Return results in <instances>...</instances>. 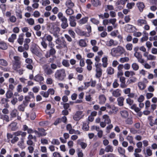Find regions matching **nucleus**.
I'll list each match as a JSON object with an SVG mask.
<instances>
[{"instance_id": "1", "label": "nucleus", "mask_w": 157, "mask_h": 157, "mask_svg": "<svg viewBox=\"0 0 157 157\" xmlns=\"http://www.w3.org/2000/svg\"><path fill=\"white\" fill-rule=\"evenodd\" d=\"M55 76L59 80H63L66 76L65 70L61 69L57 70L55 73Z\"/></svg>"}, {"instance_id": "2", "label": "nucleus", "mask_w": 157, "mask_h": 157, "mask_svg": "<svg viewBox=\"0 0 157 157\" xmlns=\"http://www.w3.org/2000/svg\"><path fill=\"white\" fill-rule=\"evenodd\" d=\"M56 42L59 47L62 48L65 47L67 49L66 42L63 38L61 39L59 38H58L56 40Z\"/></svg>"}, {"instance_id": "3", "label": "nucleus", "mask_w": 157, "mask_h": 157, "mask_svg": "<svg viewBox=\"0 0 157 157\" xmlns=\"http://www.w3.org/2000/svg\"><path fill=\"white\" fill-rule=\"evenodd\" d=\"M30 50L33 54L37 55L39 54L38 46L35 44L33 43L31 44Z\"/></svg>"}, {"instance_id": "4", "label": "nucleus", "mask_w": 157, "mask_h": 157, "mask_svg": "<svg viewBox=\"0 0 157 157\" xmlns=\"http://www.w3.org/2000/svg\"><path fill=\"white\" fill-rule=\"evenodd\" d=\"M83 116V112L78 111L76 112L74 115L73 118L75 120L78 121L82 119Z\"/></svg>"}, {"instance_id": "5", "label": "nucleus", "mask_w": 157, "mask_h": 157, "mask_svg": "<svg viewBox=\"0 0 157 157\" xmlns=\"http://www.w3.org/2000/svg\"><path fill=\"white\" fill-rule=\"evenodd\" d=\"M125 29L126 31L129 32H133L137 30L135 26L129 24L125 25Z\"/></svg>"}, {"instance_id": "6", "label": "nucleus", "mask_w": 157, "mask_h": 157, "mask_svg": "<svg viewBox=\"0 0 157 157\" xmlns=\"http://www.w3.org/2000/svg\"><path fill=\"white\" fill-rule=\"evenodd\" d=\"M51 30V32L54 33L55 36L57 37V34L60 31L59 28L56 25L52 24Z\"/></svg>"}, {"instance_id": "7", "label": "nucleus", "mask_w": 157, "mask_h": 157, "mask_svg": "<svg viewBox=\"0 0 157 157\" xmlns=\"http://www.w3.org/2000/svg\"><path fill=\"white\" fill-rule=\"evenodd\" d=\"M110 91L111 92L113 96L115 97H118L121 95V91L119 89L114 90L112 89L110 90Z\"/></svg>"}, {"instance_id": "8", "label": "nucleus", "mask_w": 157, "mask_h": 157, "mask_svg": "<svg viewBox=\"0 0 157 157\" xmlns=\"http://www.w3.org/2000/svg\"><path fill=\"white\" fill-rule=\"evenodd\" d=\"M134 56L137 59L138 61L140 63H143L144 62L145 60L142 58V56L140 52L135 53Z\"/></svg>"}, {"instance_id": "9", "label": "nucleus", "mask_w": 157, "mask_h": 157, "mask_svg": "<svg viewBox=\"0 0 157 157\" xmlns=\"http://www.w3.org/2000/svg\"><path fill=\"white\" fill-rule=\"evenodd\" d=\"M34 80L36 82H39L40 85H41L43 83L42 82L44 81V78L42 76L38 74L35 76Z\"/></svg>"}, {"instance_id": "10", "label": "nucleus", "mask_w": 157, "mask_h": 157, "mask_svg": "<svg viewBox=\"0 0 157 157\" xmlns=\"http://www.w3.org/2000/svg\"><path fill=\"white\" fill-rule=\"evenodd\" d=\"M96 76L97 78H100L102 75V70L97 65H96Z\"/></svg>"}, {"instance_id": "11", "label": "nucleus", "mask_w": 157, "mask_h": 157, "mask_svg": "<svg viewBox=\"0 0 157 157\" xmlns=\"http://www.w3.org/2000/svg\"><path fill=\"white\" fill-rule=\"evenodd\" d=\"M137 24L138 26H141L147 24L146 21L144 19H139L137 20Z\"/></svg>"}, {"instance_id": "12", "label": "nucleus", "mask_w": 157, "mask_h": 157, "mask_svg": "<svg viewBox=\"0 0 157 157\" xmlns=\"http://www.w3.org/2000/svg\"><path fill=\"white\" fill-rule=\"evenodd\" d=\"M138 86L141 90H144L146 87V85L143 81H140L138 83Z\"/></svg>"}, {"instance_id": "13", "label": "nucleus", "mask_w": 157, "mask_h": 157, "mask_svg": "<svg viewBox=\"0 0 157 157\" xmlns=\"http://www.w3.org/2000/svg\"><path fill=\"white\" fill-rule=\"evenodd\" d=\"M117 48L118 50V53L122 55V54H124L126 52L125 49L123 47L120 46H119Z\"/></svg>"}, {"instance_id": "14", "label": "nucleus", "mask_w": 157, "mask_h": 157, "mask_svg": "<svg viewBox=\"0 0 157 157\" xmlns=\"http://www.w3.org/2000/svg\"><path fill=\"white\" fill-rule=\"evenodd\" d=\"M116 21L117 19L116 18H111L109 19V23L113 25L114 29L117 28V24L116 23Z\"/></svg>"}, {"instance_id": "15", "label": "nucleus", "mask_w": 157, "mask_h": 157, "mask_svg": "<svg viewBox=\"0 0 157 157\" xmlns=\"http://www.w3.org/2000/svg\"><path fill=\"white\" fill-rule=\"evenodd\" d=\"M135 75V73L132 71H126L124 72V75L127 77L132 76Z\"/></svg>"}, {"instance_id": "16", "label": "nucleus", "mask_w": 157, "mask_h": 157, "mask_svg": "<svg viewBox=\"0 0 157 157\" xmlns=\"http://www.w3.org/2000/svg\"><path fill=\"white\" fill-rule=\"evenodd\" d=\"M24 36V34L23 33H22L19 35V38L17 39V42L19 44L21 45H22L23 42V36Z\"/></svg>"}, {"instance_id": "17", "label": "nucleus", "mask_w": 157, "mask_h": 157, "mask_svg": "<svg viewBox=\"0 0 157 157\" xmlns=\"http://www.w3.org/2000/svg\"><path fill=\"white\" fill-rule=\"evenodd\" d=\"M136 5L140 11L142 12L145 7V5L144 3L142 2H139L137 3Z\"/></svg>"}, {"instance_id": "18", "label": "nucleus", "mask_w": 157, "mask_h": 157, "mask_svg": "<svg viewBox=\"0 0 157 157\" xmlns=\"http://www.w3.org/2000/svg\"><path fill=\"white\" fill-rule=\"evenodd\" d=\"M99 103L100 104L104 103L106 100L105 96L103 94L100 95L99 96Z\"/></svg>"}, {"instance_id": "19", "label": "nucleus", "mask_w": 157, "mask_h": 157, "mask_svg": "<svg viewBox=\"0 0 157 157\" xmlns=\"http://www.w3.org/2000/svg\"><path fill=\"white\" fill-rule=\"evenodd\" d=\"M8 48L6 44L4 41L0 42V49L3 50H6Z\"/></svg>"}, {"instance_id": "20", "label": "nucleus", "mask_w": 157, "mask_h": 157, "mask_svg": "<svg viewBox=\"0 0 157 157\" xmlns=\"http://www.w3.org/2000/svg\"><path fill=\"white\" fill-rule=\"evenodd\" d=\"M66 5L68 8H71L74 6V3L71 0H67L66 2Z\"/></svg>"}, {"instance_id": "21", "label": "nucleus", "mask_w": 157, "mask_h": 157, "mask_svg": "<svg viewBox=\"0 0 157 157\" xmlns=\"http://www.w3.org/2000/svg\"><path fill=\"white\" fill-rule=\"evenodd\" d=\"M102 118L104 119V122L107 124L111 123V120L109 116L107 115H105L102 116Z\"/></svg>"}, {"instance_id": "22", "label": "nucleus", "mask_w": 157, "mask_h": 157, "mask_svg": "<svg viewBox=\"0 0 157 157\" xmlns=\"http://www.w3.org/2000/svg\"><path fill=\"white\" fill-rule=\"evenodd\" d=\"M111 53L113 56H116L117 54H119L117 48H112L111 50Z\"/></svg>"}, {"instance_id": "23", "label": "nucleus", "mask_w": 157, "mask_h": 157, "mask_svg": "<svg viewBox=\"0 0 157 157\" xmlns=\"http://www.w3.org/2000/svg\"><path fill=\"white\" fill-rule=\"evenodd\" d=\"M77 143L78 144L80 145L82 148L84 149L86 147L87 144L86 143L83 142H81L80 140H77Z\"/></svg>"}, {"instance_id": "24", "label": "nucleus", "mask_w": 157, "mask_h": 157, "mask_svg": "<svg viewBox=\"0 0 157 157\" xmlns=\"http://www.w3.org/2000/svg\"><path fill=\"white\" fill-rule=\"evenodd\" d=\"M129 60V59L128 57H124L121 58L119 60V62L121 63H124L128 62Z\"/></svg>"}, {"instance_id": "25", "label": "nucleus", "mask_w": 157, "mask_h": 157, "mask_svg": "<svg viewBox=\"0 0 157 157\" xmlns=\"http://www.w3.org/2000/svg\"><path fill=\"white\" fill-rule=\"evenodd\" d=\"M117 151L120 154L125 156V150L124 149L121 147H119L117 148Z\"/></svg>"}, {"instance_id": "26", "label": "nucleus", "mask_w": 157, "mask_h": 157, "mask_svg": "<svg viewBox=\"0 0 157 157\" xmlns=\"http://www.w3.org/2000/svg\"><path fill=\"white\" fill-rule=\"evenodd\" d=\"M105 150L107 152H112L113 151V147L110 145H107L105 147Z\"/></svg>"}, {"instance_id": "27", "label": "nucleus", "mask_w": 157, "mask_h": 157, "mask_svg": "<svg viewBox=\"0 0 157 157\" xmlns=\"http://www.w3.org/2000/svg\"><path fill=\"white\" fill-rule=\"evenodd\" d=\"M124 100V98L123 97H119L117 98V100L118 104L120 106L123 105V101Z\"/></svg>"}, {"instance_id": "28", "label": "nucleus", "mask_w": 157, "mask_h": 157, "mask_svg": "<svg viewBox=\"0 0 157 157\" xmlns=\"http://www.w3.org/2000/svg\"><path fill=\"white\" fill-rule=\"evenodd\" d=\"M120 113L121 116L123 118H126L128 116V114L126 111H121L120 112Z\"/></svg>"}, {"instance_id": "29", "label": "nucleus", "mask_w": 157, "mask_h": 157, "mask_svg": "<svg viewBox=\"0 0 157 157\" xmlns=\"http://www.w3.org/2000/svg\"><path fill=\"white\" fill-rule=\"evenodd\" d=\"M43 68L44 71L47 75H49V65L48 64H45L43 66Z\"/></svg>"}, {"instance_id": "30", "label": "nucleus", "mask_w": 157, "mask_h": 157, "mask_svg": "<svg viewBox=\"0 0 157 157\" xmlns=\"http://www.w3.org/2000/svg\"><path fill=\"white\" fill-rule=\"evenodd\" d=\"M17 124V123L13 122L9 125V126L11 127V129L12 131H15L16 129V126Z\"/></svg>"}, {"instance_id": "31", "label": "nucleus", "mask_w": 157, "mask_h": 157, "mask_svg": "<svg viewBox=\"0 0 157 157\" xmlns=\"http://www.w3.org/2000/svg\"><path fill=\"white\" fill-rule=\"evenodd\" d=\"M102 66L104 67H107L108 63H107V58L106 57H104L102 59Z\"/></svg>"}, {"instance_id": "32", "label": "nucleus", "mask_w": 157, "mask_h": 157, "mask_svg": "<svg viewBox=\"0 0 157 157\" xmlns=\"http://www.w3.org/2000/svg\"><path fill=\"white\" fill-rule=\"evenodd\" d=\"M106 45L108 47H111L113 45H115L114 41L113 39H110L106 42Z\"/></svg>"}, {"instance_id": "33", "label": "nucleus", "mask_w": 157, "mask_h": 157, "mask_svg": "<svg viewBox=\"0 0 157 157\" xmlns=\"http://www.w3.org/2000/svg\"><path fill=\"white\" fill-rule=\"evenodd\" d=\"M18 111L16 109H14L12 110L10 113L11 118L15 117L17 115Z\"/></svg>"}, {"instance_id": "34", "label": "nucleus", "mask_w": 157, "mask_h": 157, "mask_svg": "<svg viewBox=\"0 0 157 157\" xmlns=\"http://www.w3.org/2000/svg\"><path fill=\"white\" fill-rule=\"evenodd\" d=\"M88 18L87 17L82 18L79 21V23L80 24H83L86 23L88 21Z\"/></svg>"}, {"instance_id": "35", "label": "nucleus", "mask_w": 157, "mask_h": 157, "mask_svg": "<svg viewBox=\"0 0 157 157\" xmlns=\"http://www.w3.org/2000/svg\"><path fill=\"white\" fill-rule=\"evenodd\" d=\"M79 45L82 47H85L86 46L87 44L85 40H80L79 42Z\"/></svg>"}, {"instance_id": "36", "label": "nucleus", "mask_w": 157, "mask_h": 157, "mask_svg": "<svg viewBox=\"0 0 157 157\" xmlns=\"http://www.w3.org/2000/svg\"><path fill=\"white\" fill-rule=\"evenodd\" d=\"M16 15L18 18L21 19L22 18V12L20 10L16 11Z\"/></svg>"}, {"instance_id": "37", "label": "nucleus", "mask_w": 157, "mask_h": 157, "mask_svg": "<svg viewBox=\"0 0 157 157\" xmlns=\"http://www.w3.org/2000/svg\"><path fill=\"white\" fill-rule=\"evenodd\" d=\"M132 67L133 70L135 71H137L139 68V65L136 63H133L132 64Z\"/></svg>"}, {"instance_id": "38", "label": "nucleus", "mask_w": 157, "mask_h": 157, "mask_svg": "<svg viewBox=\"0 0 157 157\" xmlns=\"http://www.w3.org/2000/svg\"><path fill=\"white\" fill-rule=\"evenodd\" d=\"M66 13L67 15H71L74 13V11L71 8H69L66 10Z\"/></svg>"}, {"instance_id": "39", "label": "nucleus", "mask_w": 157, "mask_h": 157, "mask_svg": "<svg viewBox=\"0 0 157 157\" xmlns=\"http://www.w3.org/2000/svg\"><path fill=\"white\" fill-rule=\"evenodd\" d=\"M126 124L131 125L133 123V120L132 118H128L125 121Z\"/></svg>"}, {"instance_id": "40", "label": "nucleus", "mask_w": 157, "mask_h": 157, "mask_svg": "<svg viewBox=\"0 0 157 157\" xmlns=\"http://www.w3.org/2000/svg\"><path fill=\"white\" fill-rule=\"evenodd\" d=\"M91 2L92 5L95 6H97L100 4L99 0H92Z\"/></svg>"}, {"instance_id": "41", "label": "nucleus", "mask_w": 157, "mask_h": 157, "mask_svg": "<svg viewBox=\"0 0 157 157\" xmlns=\"http://www.w3.org/2000/svg\"><path fill=\"white\" fill-rule=\"evenodd\" d=\"M133 45L132 44L128 43L127 44L125 48L128 50L131 51Z\"/></svg>"}, {"instance_id": "42", "label": "nucleus", "mask_w": 157, "mask_h": 157, "mask_svg": "<svg viewBox=\"0 0 157 157\" xmlns=\"http://www.w3.org/2000/svg\"><path fill=\"white\" fill-rule=\"evenodd\" d=\"M62 64L66 67H68L70 66L68 61L67 60L63 59L62 62Z\"/></svg>"}, {"instance_id": "43", "label": "nucleus", "mask_w": 157, "mask_h": 157, "mask_svg": "<svg viewBox=\"0 0 157 157\" xmlns=\"http://www.w3.org/2000/svg\"><path fill=\"white\" fill-rule=\"evenodd\" d=\"M0 64L4 66H6L8 65L7 61L3 59H0Z\"/></svg>"}, {"instance_id": "44", "label": "nucleus", "mask_w": 157, "mask_h": 157, "mask_svg": "<svg viewBox=\"0 0 157 157\" xmlns=\"http://www.w3.org/2000/svg\"><path fill=\"white\" fill-rule=\"evenodd\" d=\"M155 56L151 54H149L147 58V59L149 60H155Z\"/></svg>"}, {"instance_id": "45", "label": "nucleus", "mask_w": 157, "mask_h": 157, "mask_svg": "<svg viewBox=\"0 0 157 157\" xmlns=\"http://www.w3.org/2000/svg\"><path fill=\"white\" fill-rule=\"evenodd\" d=\"M13 95V93L9 91H7L6 94V95L7 98H10L12 97Z\"/></svg>"}, {"instance_id": "46", "label": "nucleus", "mask_w": 157, "mask_h": 157, "mask_svg": "<svg viewBox=\"0 0 157 157\" xmlns=\"http://www.w3.org/2000/svg\"><path fill=\"white\" fill-rule=\"evenodd\" d=\"M1 118L7 122H8L10 121L9 116L7 115L4 114L2 115Z\"/></svg>"}, {"instance_id": "47", "label": "nucleus", "mask_w": 157, "mask_h": 157, "mask_svg": "<svg viewBox=\"0 0 157 157\" xmlns=\"http://www.w3.org/2000/svg\"><path fill=\"white\" fill-rule=\"evenodd\" d=\"M9 19L10 21L12 23L15 22L16 21V17L13 15L10 16Z\"/></svg>"}, {"instance_id": "48", "label": "nucleus", "mask_w": 157, "mask_h": 157, "mask_svg": "<svg viewBox=\"0 0 157 157\" xmlns=\"http://www.w3.org/2000/svg\"><path fill=\"white\" fill-rule=\"evenodd\" d=\"M27 21L28 24L30 25H33L34 24V21L32 18L27 19Z\"/></svg>"}, {"instance_id": "49", "label": "nucleus", "mask_w": 157, "mask_h": 157, "mask_svg": "<svg viewBox=\"0 0 157 157\" xmlns=\"http://www.w3.org/2000/svg\"><path fill=\"white\" fill-rule=\"evenodd\" d=\"M54 44H51V49L50 51V54L51 55H53L55 54L56 52V51L55 50V49L53 48V47L54 46Z\"/></svg>"}, {"instance_id": "50", "label": "nucleus", "mask_w": 157, "mask_h": 157, "mask_svg": "<svg viewBox=\"0 0 157 157\" xmlns=\"http://www.w3.org/2000/svg\"><path fill=\"white\" fill-rule=\"evenodd\" d=\"M61 26L63 29H66L68 26V24L67 23V21L63 22L61 24Z\"/></svg>"}, {"instance_id": "51", "label": "nucleus", "mask_w": 157, "mask_h": 157, "mask_svg": "<svg viewBox=\"0 0 157 157\" xmlns=\"http://www.w3.org/2000/svg\"><path fill=\"white\" fill-rule=\"evenodd\" d=\"M114 69L111 67H109L107 69L108 73L109 74L112 75L114 73Z\"/></svg>"}, {"instance_id": "52", "label": "nucleus", "mask_w": 157, "mask_h": 157, "mask_svg": "<svg viewBox=\"0 0 157 157\" xmlns=\"http://www.w3.org/2000/svg\"><path fill=\"white\" fill-rule=\"evenodd\" d=\"M137 81V78L135 77H133L132 78L128 80V81L129 84L133 83L136 82Z\"/></svg>"}, {"instance_id": "53", "label": "nucleus", "mask_w": 157, "mask_h": 157, "mask_svg": "<svg viewBox=\"0 0 157 157\" xmlns=\"http://www.w3.org/2000/svg\"><path fill=\"white\" fill-rule=\"evenodd\" d=\"M126 139L129 141V142L130 144H132L133 143V137L131 136H128L127 137Z\"/></svg>"}, {"instance_id": "54", "label": "nucleus", "mask_w": 157, "mask_h": 157, "mask_svg": "<svg viewBox=\"0 0 157 157\" xmlns=\"http://www.w3.org/2000/svg\"><path fill=\"white\" fill-rule=\"evenodd\" d=\"M79 34L81 36H89V33H87L83 31H80Z\"/></svg>"}, {"instance_id": "55", "label": "nucleus", "mask_w": 157, "mask_h": 157, "mask_svg": "<svg viewBox=\"0 0 157 157\" xmlns=\"http://www.w3.org/2000/svg\"><path fill=\"white\" fill-rule=\"evenodd\" d=\"M90 21L92 22L93 23L96 24L98 25L99 23V21L97 20V19L94 18H92L90 19Z\"/></svg>"}, {"instance_id": "56", "label": "nucleus", "mask_w": 157, "mask_h": 157, "mask_svg": "<svg viewBox=\"0 0 157 157\" xmlns=\"http://www.w3.org/2000/svg\"><path fill=\"white\" fill-rule=\"evenodd\" d=\"M113 87L114 88H116L119 86V84L117 82V80L116 79L113 84Z\"/></svg>"}, {"instance_id": "57", "label": "nucleus", "mask_w": 157, "mask_h": 157, "mask_svg": "<svg viewBox=\"0 0 157 157\" xmlns=\"http://www.w3.org/2000/svg\"><path fill=\"white\" fill-rule=\"evenodd\" d=\"M135 5V4L134 2L128 3L127 5V6L128 9H131Z\"/></svg>"}, {"instance_id": "58", "label": "nucleus", "mask_w": 157, "mask_h": 157, "mask_svg": "<svg viewBox=\"0 0 157 157\" xmlns=\"http://www.w3.org/2000/svg\"><path fill=\"white\" fill-rule=\"evenodd\" d=\"M25 108V106H24V105L21 104L18 106V109L20 111H24Z\"/></svg>"}, {"instance_id": "59", "label": "nucleus", "mask_w": 157, "mask_h": 157, "mask_svg": "<svg viewBox=\"0 0 157 157\" xmlns=\"http://www.w3.org/2000/svg\"><path fill=\"white\" fill-rule=\"evenodd\" d=\"M48 123V122L47 121H42L39 123V124L41 126H44L47 125Z\"/></svg>"}, {"instance_id": "60", "label": "nucleus", "mask_w": 157, "mask_h": 157, "mask_svg": "<svg viewBox=\"0 0 157 157\" xmlns=\"http://www.w3.org/2000/svg\"><path fill=\"white\" fill-rule=\"evenodd\" d=\"M131 20L130 16L129 15L126 16L124 18V20L126 23L129 22Z\"/></svg>"}, {"instance_id": "61", "label": "nucleus", "mask_w": 157, "mask_h": 157, "mask_svg": "<svg viewBox=\"0 0 157 157\" xmlns=\"http://www.w3.org/2000/svg\"><path fill=\"white\" fill-rule=\"evenodd\" d=\"M36 117V113L34 112L32 113L30 115V117L32 120H34L35 119Z\"/></svg>"}, {"instance_id": "62", "label": "nucleus", "mask_w": 157, "mask_h": 157, "mask_svg": "<svg viewBox=\"0 0 157 157\" xmlns=\"http://www.w3.org/2000/svg\"><path fill=\"white\" fill-rule=\"evenodd\" d=\"M19 140V138L17 137L14 136L13 139H12L11 140V142L12 144H14L16 142H17Z\"/></svg>"}, {"instance_id": "63", "label": "nucleus", "mask_w": 157, "mask_h": 157, "mask_svg": "<svg viewBox=\"0 0 157 157\" xmlns=\"http://www.w3.org/2000/svg\"><path fill=\"white\" fill-rule=\"evenodd\" d=\"M146 153L147 155L149 156H150L152 155L151 150L149 148H147L146 150Z\"/></svg>"}, {"instance_id": "64", "label": "nucleus", "mask_w": 157, "mask_h": 157, "mask_svg": "<svg viewBox=\"0 0 157 157\" xmlns=\"http://www.w3.org/2000/svg\"><path fill=\"white\" fill-rule=\"evenodd\" d=\"M78 157H83V154L82 153V151L79 150L78 151Z\"/></svg>"}]
</instances>
